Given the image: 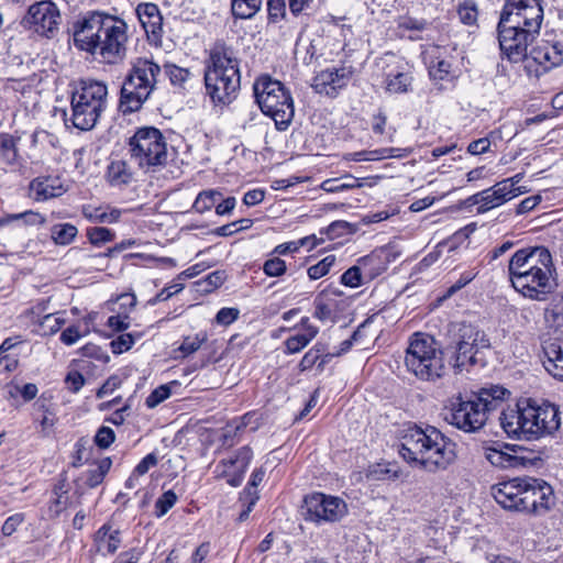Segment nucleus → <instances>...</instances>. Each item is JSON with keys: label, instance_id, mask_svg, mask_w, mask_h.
<instances>
[{"label": "nucleus", "instance_id": "1", "mask_svg": "<svg viewBox=\"0 0 563 563\" xmlns=\"http://www.w3.org/2000/svg\"><path fill=\"white\" fill-rule=\"evenodd\" d=\"M73 41L79 51L101 63L117 65L126 56L128 24L110 14L88 12L73 24Z\"/></svg>", "mask_w": 563, "mask_h": 563}, {"label": "nucleus", "instance_id": "2", "mask_svg": "<svg viewBox=\"0 0 563 563\" xmlns=\"http://www.w3.org/2000/svg\"><path fill=\"white\" fill-rule=\"evenodd\" d=\"M543 8L540 0H507L498 23L500 51L518 63L527 57V48L540 33Z\"/></svg>", "mask_w": 563, "mask_h": 563}, {"label": "nucleus", "instance_id": "3", "mask_svg": "<svg viewBox=\"0 0 563 563\" xmlns=\"http://www.w3.org/2000/svg\"><path fill=\"white\" fill-rule=\"evenodd\" d=\"M508 273L512 287L532 300H545L556 286L552 256L544 246L516 251L510 257Z\"/></svg>", "mask_w": 563, "mask_h": 563}, {"label": "nucleus", "instance_id": "4", "mask_svg": "<svg viewBox=\"0 0 563 563\" xmlns=\"http://www.w3.org/2000/svg\"><path fill=\"white\" fill-rule=\"evenodd\" d=\"M399 454L409 464L430 473L446 470L456 459L455 443L434 427L408 428Z\"/></svg>", "mask_w": 563, "mask_h": 563}, {"label": "nucleus", "instance_id": "5", "mask_svg": "<svg viewBox=\"0 0 563 563\" xmlns=\"http://www.w3.org/2000/svg\"><path fill=\"white\" fill-rule=\"evenodd\" d=\"M499 422L508 438L533 441L558 431L561 417L555 405L527 399L503 410Z\"/></svg>", "mask_w": 563, "mask_h": 563}, {"label": "nucleus", "instance_id": "6", "mask_svg": "<svg viewBox=\"0 0 563 563\" xmlns=\"http://www.w3.org/2000/svg\"><path fill=\"white\" fill-rule=\"evenodd\" d=\"M507 395L509 391L497 385L482 388L470 397L459 395L446 401L441 416L464 432H476L486 424L489 412L496 410Z\"/></svg>", "mask_w": 563, "mask_h": 563}, {"label": "nucleus", "instance_id": "7", "mask_svg": "<svg viewBox=\"0 0 563 563\" xmlns=\"http://www.w3.org/2000/svg\"><path fill=\"white\" fill-rule=\"evenodd\" d=\"M495 500L505 509L545 515L555 505L553 488L543 479L515 477L493 487Z\"/></svg>", "mask_w": 563, "mask_h": 563}, {"label": "nucleus", "instance_id": "8", "mask_svg": "<svg viewBox=\"0 0 563 563\" xmlns=\"http://www.w3.org/2000/svg\"><path fill=\"white\" fill-rule=\"evenodd\" d=\"M206 95L214 106H228L236 99L241 87L239 59L232 48L217 43L205 67Z\"/></svg>", "mask_w": 563, "mask_h": 563}, {"label": "nucleus", "instance_id": "9", "mask_svg": "<svg viewBox=\"0 0 563 563\" xmlns=\"http://www.w3.org/2000/svg\"><path fill=\"white\" fill-rule=\"evenodd\" d=\"M108 87L95 79H79L73 84L71 122L81 131L91 130L107 107Z\"/></svg>", "mask_w": 563, "mask_h": 563}, {"label": "nucleus", "instance_id": "10", "mask_svg": "<svg viewBox=\"0 0 563 563\" xmlns=\"http://www.w3.org/2000/svg\"><path fill=\"white\" fill-rule=\"evenodd\" d=\"M161 66L147 57H139L132 63L121 87L120 110L132 113L140 110L156 87Z\"/></svg>", "mask_w": 563, "mask_h": 563}, {"label": "nucleus", "instance_id": "11", "mask_svg": "<svg viewBox=\"0 0 563 563\" xmlns=\"http://www.w3.org/2000/svg\"><path fill=\"white\" fill-rule=\"evenodd\" d=\"M253 91L261 111L274 121L276 129H288L295 115L290 91L279 80L267 75L254 81Z\"/></svg>", "mask_w": 563, "mask_h": 563}, {"label": "nucleus", "instance_id": "12", "mask_svg": "<svg viewBox=\"0 0 563 563\" xmlns=\"http://www.w3.org/2000/svg\"><path fill=\"white\" fill-rule=\"evenodd\" d=\"M405 365L417 378L434 382L444 374L443 352L427 334L415 333L406 351Z\"/></svg>", "mask_w": 563, "mask_h": 563}, {"label": "nucleus", "instance_id": "13", "mask_svg": "<svg viewBox=\"0 0 563 563\" xmlns=\"http://www.w3.org/2000/svg\"><path fill=\"white\" fill-rule=\"evenodd\" d=\"M130 161L144 173H155L167 164V143L163 133L154 126L136 129L129 139Z\"/></svg>", "mask_w": 563, "mask_h": 563}, {"label": "nucleus", "instance_id": "14", "mask_svg": "<svg viewBox=\"0 0 563 563\" xmlns=\"http://www.w3.org/2000/svg\"><path fill=\"white\" fill-rule=\"evenodd\" d=\"M347 514L346 503L336 496L312 493L305 497L302 515L305 520L314 523H333Z\"/></svg>", "mask_w": 563, "mask_h": 563}, {"label": "nucleus", "instance_id": "15", "mask_svg": "<svg viewBox=\"0 0 563 563\" xmlns=\"http://www.w3.org/2000/svg\"><path fill=\"white\" fill-rule=\"evenodd\" d=\"M489 346V339L484 331L472 324H462L451 346L454 350L451 356L453 366L462 369L468 365H474L476 363L475 355Z\"/></svg>", "mask_w": 563, "mask_h": 563}, {"label": "nucleus", "instance_id": "16", "mask_svg": "<svg viewBox=\"0 0 563 563\" xmlns=\"http://www.w3.org/2000/svg\"><path fill=\"white\" fill-rule=\"evenodd\" d=\"M60 13L57 5L51 0L38 1L32 4L22 24L38 35L52 37L58 31Z\"/></svg>", "mask_w": 563, "mask_h": 563}, {"label": "nucleus", "instance_id": "17", "mask_svg": "<svg viewBox=\"0 0 563 563\" xmlns=\"http://www.w3.org/2000/svg\"><path fill=\"white\" fill-rule=\"evenodd\" d=\"M253 459V452L249 446L240 448L234 456L221 460L214 470L218 478H225L232 487H238L244 479L245 472Z\"/></svg>", "mask_w": 563, "mask_h": 563}, {"label": "nucleus", "instance_id": "18", "mask_svg": "<svg viewBox=\"0 0 563 563\" xmlns=\"http://www.w3.org/2000/svg\"><path fill=\"white\" fill-rule=\"evenodd\" d=\"M352 75L351 67L327 68L313 77L311 87L317 93L336 97L339 91L347 86Z\"/></svg>", "mask_w": 563, "mask_h": 563}, {"label": "nucleus", "instance_id": "19", "mask_svg": "<svg viewBox=\"0 0 563 563\" xmlns=\"http://www.w3.org/2000/svg\"><path fill=\"white\" fill-rule=\"evenodd\" d=\"M137 19L143 26L147 40L155 46H162L163 37V16L157 4L152 2H143L137 4L135 9Z\"/></svg>", "mask_w": 563, "mask_h": 563}, {"label": "nucleus", "instance_id": "20", "mask_svg": "<svg viewBox=\"0 0 563 563\" xmlns=\"http://www.w3.org/2000/svg\"><path fill=\"white\" fill-rule=\"evenodd\" d=\"M523 59H526V57ZM527 59H531L538 64L542 68V71H548L563 63V45L541 41L530 51L529 55L527 54Z\"/></svg>", "mask_w": 563, "mask_h": 563}, {"label": "nucleus", "instance_id": "21", "mask_svg": "<svg viewBox=\"0 0 563 563\" xmlns=\"http://www.w3.org/2000/svg\"><path fill=\"white\" fill-rule=\"evenodd\" d=\"M30 189L37 201L57 198L66 192L62 180L58 177L51 176L33 179L30 184Z\"/></svg>", "mask_w": 563, "mask_h": 563}, {"label": "nucleus", "instance_id": "22", "mask_svg": "<svg viewBox=\"0 0 563 563\" xmlns=\"http://www.w3.org/2000/svg\"><path fill=\"white\" fill-rule=\"evenodd\" d=\"M544 367L555 378L563 380V344L558 341H544Z\"/></svg>", "mask_w": 563, "mask_h": 563}, {"label": "nucleus", "instance_id": "23", "mask_svg": "<svg viewBox=\"0 0 563 563\" xmlns=\"http://www.w3.org/2000/svg\"><path fill=\"white\" fill-rule=\"evenodd\" d=\"M412 75L405 67L391 69L385 76V89L393 95L407 93L412 86Z\"/></svg>", "mask_w": 563, "mask_h": 563}, {"label": "nucleus", "instance_id": "24", "mask_svg": "<svg viewBox=\"0 0 563 563\" xmlns=\"http://www.w3.org/2000/svg\"><path fill=\"white\" fill-rule=\"evenodd\" d=\"M506 186L498 181L494 186L484 189L485 203H482V207H477V213H485L514 199Z\"/></svg>", "mask_w": 563, "mask_h": 563}, {"label": "nucleus", "instance_id": "25", "mask_svg": "<svg viewBox=\"0 0 563 563\" xmlns=\"http://www.w3.org/2000/svg\"><path fill=\"white\" fill-rule=\"evenodd\" d=\"M485 459L494 466L501 468H516L525 465V457L512 455L499 448L485 446Z\"/></svg>", "mask_w": 563, "mask_h": 563}, {"label": "nucleus", "instance_id": "26", "mask_svg": "<svg viewBox=\"0 0 563 563\" xmlns=\"http://www.w3.org/2000/svg\"><path fill=\"white\" fill-rule=\"evenodd\" d=\"M429 75L433 81H453L459 77V69L451 58L435 57L429 65Z\"/></svg>", "mask_w": 563, "mask_h": 563}, {"label": "nucleus", "instance_id": "27", "mask_svg": "<svg viewBox=\"0 0 563 563\" xmlns=\"http://www.w3.org/2000/svg\"><path fill=\"white\" fill-rule=\"evenodd\" d=\"M313 317L321 322H334L338 313V300L325 295H318L313 300Z\"/></svg>", "mask_w": 563, "mask_h": 563}, {"label": "nucleus", "instance_id": "28", "mask_svg": "<svg viewBox=\"0 0 563 563\" xmlns=\"http://www.w3.org/2000/svg\"><path fill=\"white\" fill-rule=\"evenodd\" d=\"M98 551L103 554L114 553L120 544V531L112 529L110 526L103 525L96 534Z\"/></svg>", "mask_w": 563, "mask_h": 563}, {"label": "nucleus", "instance_id": "29", "mask_svg": "<svg viewBox=\"0 0 563 563\" xmlns=\"http://www.w3.org/2000/svg\"><path fill=\"white\" fill-rule=\"evenodd\" d=\"M356 264L367 282L378 277L387 268L385 260L375 252L358 258Z\"/></svg>", "mask_w": 563, "mask_h": 563}, {"label": "nucleus", "instance_id": "30", "mask_svg": "<svg viewBox=\"0 0 563 563\" xmlns=\"http://www.w3.org/2000/svg\"><path fill=\"white\" fill-rule=\"evenodd\" d=\"M107 178L111 186H123L132 181L133 172L125 161H113L107 169Z\"/></svg>", "mask_w": 563, "mask_h": 563}, {"label": "nucleus", "instance_id": "31", "mask_svg": "<svg viewBox=\"0 0 563 563\" xmlns=\"http://www.w3.org/2000/svg\"><path fill=\"white\" fill-rule=\"evenodd\" d=\"M82 216L91 221L97 223H115L119 221L122 211L117 208H108V210L102 207H93V206H84L82 207Z\"/></svg>", "mask_w": 563, "mask_h": 563}, {"label": "nucleus", "instance_id": "32", "mask_svg": "<svg viewBox=\"0 0 563 563\" xmlns=\"http://www.w3.org/2000/svg\"><path fill=\"white\" fill-rule=\"evenodd\" d=\"M319 333V328H308V332L299 331L285 341L287 354H295L303 350Z\"/></svg>", "mask_w": 563, "mask_h": 563}, {"label": "nucleus", "instance_id": "33", "mask_svg": "<svg viewBox=\"0 0 563 563\" xmlns=\"http://www.w3.org/2000/svg\"><path fill=\"white\" fill-rule=\"evenodd\" d=\"M111 465L112 460L110 457H103L98 461L95 467L89 468L84 473L82 478L85 484L90 488H95L100 485L107 473L110 471Z\"/></svg>", "mask_w": 563, "mask_h": 563}, {"label": "nucleus", "instance_id": "34", "mask_svg": "<svg viewBox=\"0 0 563 563\" xmlns=\"http://www.w3.org/2000/svg\"><path fill=\"white\" fill-rule=\"evenodd\" d=\"M20 137L11 134H0V158L8 165H14L19 159L18 142Z\"/></svg>", "mask_w": 563, "mask_h": 563}, {"label": "nucleus", "instance_id": "35", "mask_svg": "<svg viewBox=\"0 0 563 563\" xmlns=\"http://www.w3.org/2000/svg\"><path fill=\"white\" fill-rule=\"evenodd\" d=\"M396 151V148L387 147L373 151L353 152L345 154L344 159L352 162L380 161L387 157H395L396 155L394 153Z\"/></svg>", "mask_w": 563, "mask_h": 563}, {"label": "nucleus", "instance_id": "36", "mask_svg": "<svg viewBox=\"0 0 563 563\" xmlns=\"http://www.w3.org/2000/svg\"><path fill=\"white\" fill-rule=\"evenodd\" d=\"M263 0H231V10L235 18L251 19L262 7Z\"/></svg>", "mask_w": 563, "mask_h": 563}, {"label": "nucleus", "instance_id": "37", "mask_svg": "<svg viewBox=\"0 0 563 563\" xmlns=\"http://www.w3.org/2000/svg\"><path fill=\"white\" fill-rule=\"evenodd\" d=\"M78 234L77 228L71 223H57L51 229V236L57 245L70 244Z\"/></svg>", "mask_w": 563, "mask_h": 563}, {"label": "nucleus", "instance_id": "38", "mask_svg": "<svg viewBox=\"0 0 563 563\" xmlns=\"http://www.w3.org/2000/svg\"><path fill=\"white\" fill-rule=\"evenodd\" d=\"M358 187H361V184L351 175H346L343 178L325 179L321 184V189L327 192H341Z\"/></svg>", "mask_w": 563, "mask_h": 563}, {"label": "nucleus", "instance_id": "39", "mask_svg": "<svg viewBox=\"0 0 563 563\" xmlns=\"http://www.w3.org/2000/svg\"><path fill=\"white\" fill-rule=\"evenodd\" d=\"M165 73L168 76L170 84L178 88H185L186 82L191 76L188 68H183L175 64H166Z\"/></svg>", "mask_w": 563, "mask_h": 563}, {"label": "nucleus", "instance_id": "40", "mask_svg": "<svg viewBox=\"0 0 563 563\" xmlns=\"http://www.w3.org/2000/svg\"><path fill=\"white\" fill-rule=\"evenodd\" d=\"M220 196L221 194L217 190L201 191L197 196L192 207L197 212L203 213L216 205Z\"/></svg>", "mask_w": 563, "mask_h": 563}, {"label": "nucleus", "instance_id": "41", "mask_svg": "<svg viewBox=\"0 0 563 563\" xmlns=\"http://www.w3.org/2000/svg\"><path fill=\"white\" fill-rule=\"evenodd\" d=\"M65 324V319L60 313H49L43 317L40 327L46 335H53Z\"/></svg>", "mask_w": 563, "mask_h": 563}, {"label": "nucleus", "instance_id": "42", "mask_svg": "<svg viewBox=\"0 0 563 563\" xmlns=\"http://www.w3.org/2000/svg\"><path fill=\"white\" fill-rule=\"evenodd\" d=\"M334 263H335L334 255L325 256L320 262H318L317 264H314L308 268L307 273H308L309 278L317 280V279L325 276Z\"/></svg>", "mask_w": 563, "mask_h": 563}, {"label": "nucleus", "instance_id": "43", "mask_svg": "<svg viewBox=\"0 0 563 563\" xmlns=\"http://www.w3.org/2000/svg\"><path fill=\"white\" fill-rule=\"evenodd\" d=\"M363 273L361 272L357 264L350 267L347 271H345L341 276V283L344 286L356 288L361 286L362 284L366 283Z\"/></svg>", "mask_w": 563, "mask_h": 563}, {"label": "nucleus", "instance_id": "44", "mask_svg": "<svg viewBox=\"0 0 563 563\" xmlns=\"http://www.w3.org/2000/svg\"><path fill=\"white\" fill-rule=\"evenodd\" d=\"M457 14L462 23L474 25L477 21V7L473 1H464L459 5Z\"/></svg>", "mask_w": 563, "mask_h": 563}, {"label": "nucleus", "instance_id": "45", "mask_svg": "<svg viewBox=\"0 0 563 563\" xmlns=\"http://www.w3.org/2000/svg\"><path fill=\"white\" fill-rule=\"evenodd\" d=\"M206 341L207 334L203 332L197 333L192 336H186L179 346V351L184 355L192 354L198 351Z\"/></svg>", "mask_w": 563, "mask_h": 563}, {"label": "nucleus", "instance_id": "46", "mask_svg": "<svg viewBox=\"0 0 563 563\" xmlns=\"http://www.w3.org/2000/svg\"><path fill=\"white\" fill-rule=\"evenodd\" d=\"M287 271V265L284 260L278 256L268 258L263 264V272L268 277L283 276Z\"/></svg>", "mask_w": 563, "mask_h": 563}, {"label": "nucleus", "instance_id": "47", "mask_svg": "<svg viewBox=\"0 0 563 563\" xmlns=\"http://www.w3.org/2000/svg\"><path fill=\"white\" fill-rule=\"evenodd\" d=\"M324 353V346L320 343H317L313 347H311L301 358L299 363L300 371L310 369L317 362L320 360L322 354Z\"/></svg>", "mask_w": 563, "mask_h": 563}, {"label": "nucleus", "instance_id": "48", "mask_svg": "<svg viewBox=\"0 0 563 563\" xmlns=\"http://www.w3.org/2000/svg\"><path fill=\"white\" fill-rule=\"evenodd\" d=\"M177 495L173 490L165 492L155 503V514L163 517L176 504Z\"/></svg>", "mask_w": 563, "mask_h": 563}, {"label": "nucleus", "instance_id": "49", "mask_svg": "<svg viewBox=\"0 0 563 563\" xmlns=\"http://www.w3.org/2000/svg\"><path fill=\"white\" fill-rule=\"evenodd\" d=\"M170 394L172 391L169 385H161L147 396L145 405L148 408H155L164 400L169 398Z\"/></svg>", "mask_w": 563, "mask_h": 563}, {"label": "nucleus", "instance_id": "50", "mask_svg": "<svg viewBox=\"0 0 563 563\" xmlns=\"http://www.w3.org/2000/svg\"><path fill=\"white\" fill-rule=\"evenodd\" d=\"M115 234L103 227L92 228L88 231L89 241L95 245H100L107 242H111Z\"/></svg>", "mask_w": 563, "mask_h": 563}, {"label": "nucleus", "instance_id": "51", "mask_svg": "<svg viewBox=\"0 0 563 563\" xmlns=\"http://www.w3.org/2000/svg\"><path fill=\"white\" fill-rule=\"evenodd\" d=\"M135 336L131 333H123L110 342L111 351L114 354H121L132 347Z\"/></svg>", "mask_w": 563, "mask_h": 563}, {"label": "nucleus", "instance_id": "52", "mask_svg": "<svg viewBox=\"0 0 563 563\" xmlns=\"http://www.w3.org/2000/svg\"><path fill=\"white\" fill-rule=\"evenodd\" d=\"M183 289H184V284L176 278V279H174V282L172 284L164 287L153 299H151L150 303L155 305L159 301H166L173 295L181 291Z\"/></svg>", "mask_w": 563, "mask_h": 563}, {"label": "nucleus", "instance_id": "53", "mask_svg": "<svg viewBox=\"0 0 563 563\" xmlns=\"http://www.w3.org/2000/svg\"><path fill=\"white\" fill-rule=\"evenodd\" d=\"M267 11L269 22H278L286 15L285 0H267Z\"/></svg>", "mask_w": 563, "mask_h": 563}, {"label": "nucleus", "instance_id": "54", "mask_svg": "<svg viewBox=\"0 0 563 563\" xmlns=\"http://www.w3.org/2000/svg\"><path fill=\"white\" fill-rule=\"evenodd\" d=\"M544 320L550 328H561L563 325V308L560 306L547 308L544 311Z\"/></svg>", "mask_w": 563, "mask_h": 563}, {"label": "nucleus", "instance_id": "55", "mask_svg": "<svg viewBox=\"0 0 563 563\" xmlns=\"http://www.w3.org/2000/svg\"><path fill=\"white\" fill-rule=\"evenodd\" d=\"M114 440V431L109 427H100L95 435V443L100 449H108Z\"/></svg>", "mask_w": 563, "mask_h": 563}, {"label": "nucleus", "instance_id": "56", "mask_svg": "<svg viewBox=\"0 0 563 563\" xmlns=\"http://www.w3.org/2000/svg\"><path fill=\"white\" fill-rule=\"evenodd\" d=\"M24 515L21 512L14 514L8 517L1 528V532L4 537L12 536L18 528L24 522Z\"/></svg>", "mask_w": 563, "mask_h": 563}, {"label": "nucleus", "instance_id": "57", "mask_svg": "<svg viewBox=\"0 0 563 563\" xmlns=\"http://www.w3.org/2000/svg\"><path fill=\"white\" fill-rule=\"evenodd\" d=\"M329 239L334 240L344 234L351 233V224L346 221H334L327 229Z\"/></svg>", "mask_w": 563, "mask_h": 563}, {"label": "nucleus", "instance_id": "58", "mask_svg": "<svg viewBox=\"0 0 563 563\" xmlns=\"http://www.w3.org/2000/svg\"><path fill=\"white\" fill-rule=\"evenodd\" d=\"M19 219H23L24 222L30 225L43 224L45 222V218L41 213L34 211H25L22 213H15L8 217V221Z\"/></svg>", "mask_w": 563, "mask_h": 563}, {"label": "nucleus", "instance_id": "59", "mask_svg": "<svg viewBox=\"0 0 563 563\" xmlns=\"http://www.w3.org/2000/svg\"><path fill=\"white\" fill-rule=\"evenodd\" d=\"M65 384L71 393H78L85 385V377L77 371H70L65 378Z\"/></svg>", "mask_w": 563, "mask_h": 563}, {"label": "nucleus", "instance_id": "60", "mask_svg": "<svg viewBox=\"0 0 563 563\" xmlns=\"http://www.w3.org/2000/svg\"><path fill=\"white\" fill-rule=\"evenodd\" d=\"M158 460L155 453H150L143 457L134 468V475L143 476L148 470L157 464Z\"/></svg>", "mask_w": 563, "mask_h": 563}, {"label": "nucleus", "instance_id": "61", "mask_svg": "<svg viewBox=\"0 0 563 563\" xmlns=\"http://www.w3.org/2000/svg\"><path fill=\"white\" fill-rule=\"evenodd\" d=\"M239 317L236 308H222L218 311L216 320L219 324L229 325L233 323Z\"/></svg>", "mask_w": 563, "mask_h": 563}, {"label": "nucleus", "instance_id": "62", "mask_svg": "<svg viewBox=\"0 0 563 563\" xmlns=\"http://www.w3.org/2000/svg\"><path fill=\"white\" fill-rule=\"evenodd\" d=\"M264 476H265V470L264 468H256L252 475H251V478H250V482H249V485L247 487L244 489V494L250 496V497H253L254 494H257V492L255 490V488L263 482L264 479Z\"/></svg>", "mask_w": 563, "mask_h": 563}, {"label": "nucleus", "instance_id": "63", "mask_svg": "<svg viewBox=\"0 0 563 563\" xmlns=\"http://www.w3.org/2000/svg\"><path fill=\"white\" fill-rule=\"evenodd\" d=\"M225 278H227V276L223 271H216V272L210 273L203 279V283L207 284V287L205 288V290L211 291V290L220 287L224 283Z\"/></svg>", "mask_w": 563, "mask_h": 563}, {"label": "nucleus", "instance_id": "64", "mask_svg": "<svg viewBox=\"0 0 563 563\" xmlns=\"http://www.w3.org/2000/svg\"><path fill=\"white\" fill-rule=\"evenodd\" d=\"M143 554V551L133 548L129 551L122 552L115 560V563H137Z\"/></svg>", "mask_w": 563, "mask_h": 563}]
</instances>
